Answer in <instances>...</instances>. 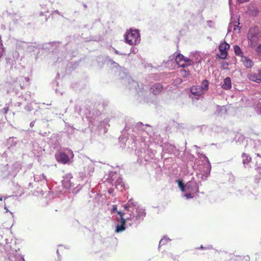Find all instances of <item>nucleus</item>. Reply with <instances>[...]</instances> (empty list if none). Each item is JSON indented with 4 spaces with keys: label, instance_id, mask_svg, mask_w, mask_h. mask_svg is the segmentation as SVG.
I'll list each match as a JSON object with an SVG mask.
<instances>
[{
    "label": "nucleus",
    "instance_id": "1",
    "mask_svg": "<svg viewBox=\"0 0 261 261\" xmlns=\"http://www.w3.org/2000/svg\"><path fill=\"white\" fill-rule=\"evenodd\" d=\"M152 128L149 125H146L145 126L141 122L134 124L133 125L126 124L123 131L129 133H136V135L139 136L141 140L144 141L147 138V136H149L148 141L150 143L155 144H160L163 140L160 135L155 133H151Z\"/></svg>",
    "mask_w": 261,
    "mask_h": 261
},
{
    "label": "nucleus",
    "instance_id": "2",
    "mask_svg": "<svg viewBox=\"0 0 261 261\" xmlns=\"http://www.w3.org/2000/svg\"><path fill=\"white\" fill-rule=\"evenodd\" d=\"M85 114L89 121V127L92 132L98 131L99 134L107 133V126H109V119L105 115L101 114L99 111H95V113L93 109L91 112L88 108H86Z\"/></svg>",
    "mask_w": 261,
    "mask_h": 261
},
{
    "label": "nucleus",
    "instance_id": "3",
    "mask_svg": "<svg viewBox=\"0 0 261 261\" xmlns=\"http://www.w3.org/2000/svg\"><path fill=\"white\" fill-rule=\"evenodd\" d=\"M127 134L133 140L136 147V153L140 159L149 161L154 158V151L149 149V145L145 141V139H144V141L141 140L140 138H138L139 136L136 135V133H127Z\"/></svg>",
    "mask_w": 261,
    "mask_h": 261
},
{
    "label": "nucleus",
    "instance_id": "4",
    "mask_svg": "<svg viewBox=\"0 0 261 261\" xmlns=\"http://www.w3.org/2000/svg\"><path fill=\"white\" fill-rule=\"evenodd\" d=\"M103 183H108L110 185L114 186L115 184V188L118 190L122 191L124 188V184L120 175L116 172H110L109 174L104 176L102 179Z\"/></svg>",
    "mask_w": 261,
    "mask_h": 261
},
{
    "label": "nucleus",
    "instance_id": "5",
    "mask_svg": "<svg viewBox=\"0 0 261 261\" xmlns=\"http://www.w3.org/2000/svg\"><path fill=\"white\" fill-rule=\"evenodd\" d=\"M83 162L84 164L83 180L84 177L87 179L85 184L86 185V182H89V180L91 176V174L93 173L94 171V163L86 156L83 158Z\"/></svg>",
    "mask_w": 261,
    "mask_h": 261
},
{
    "label": "nucleus",
    "instance_id": "6",
    "mask_svg": "<svg viewBox=\"0 0 261 261\" xmlns=\"http://www.w3.org/2000/svg\"><path fill=\"white\" fill-rule=\"evenodd\" d=\"M125 40L129 45L137 44L140 42V34L138 30H130L125 35Z\"/></svg>",
    "mask_w": 261,
    "mask_h": 261
},
{
    "label": "nucleus",
    "instance_id": "7",
    "mask_svg": "<svg viewBox=\"0 0 261 261\" xmlns=\"http://www.w3.org/2000/svg\"><path fill=\"white\" fill-rule=\"evenodd\" d=\"M199 191L197 184L195 180H191L187 183V191L188 193L184 196H191L192 194L197 193Z\"/></svg>",
    "mask_w": 261,
    "mask_h": 261
},
{
    "label": "nucleus",
    "instance_id": "8",
    "mask_svg": "<svg viewBox=\"0 0 261 261\" xmlns=\"http://www.w3.org/2000/svg\"><path fill=\"white\" fill-rule=\"evenodd\" d=\"M230 45L226 42L222 43L219 46L220 54L217 56L221 59H225L227 55V50L229 48Z\"/></svg>",
    "mask_w": 261,
    "mask_h": 261
},
{
    "label": "nucleus",
    "instance_id": "9",
    "mask_svg": "<svg viewBox=\"0 0 261 261\" xmlns=\"http://www.w3.org/2000/svg\"><path fill=\"white\" fill-rule=\"evenodd\" d=\"M150 90L154 95H158L163 90V87L161 83H155L151 86Z\"/></svg>",
    "mask_w": 261,
    "mask_h": 261
},
{
    "label": "nucleus",
    "instance_id": "10",
    "mask_svg": "<svg viewBox=\"0 0 261 261\" xmlns=\"http://www.w3.org/2000/svg\"><path fill=\"white\" fill-rule=\"evenodd\" d=\"M247 37L251 42H256L257 41L258 34L254 29H251L249 30Z\"/></svg>",
    "mask_w": 261,
    "mask_h": 261
},
{
    "label": "nucleus",
    "instance_id": "11",
    "mask_svg": "<svg viewBox=\"0 0 261 261\" xmlns=\"http://www.w3.org/2000/svg\"><path fill=\"white\" fill-rule=\"evenodd\" d=\"M249 144L250 145H253V147L251 149V150L254 152H256V151L258 150H261V141L259 140H252L250 139L249 140V143H247V145H249Z\"/></svg>",
    "mask_w": 261,
    "mask_h": 261
},
{
    "label": "nucleus",
    "instance_id": "12",
    "mask_svg": "<svg viewBox=\"0 0 261 261\" xmlns=\"http://www.w3.org/2000/svg\"><path fill=\"white\" fill-rule=\"evenodd\" d=\"M124 81L128 83V88L130 89H134L136 91H138V84L135 81L130 79V77L126 76Z\"/></svg>",
    "mask_w": 261,
    "mask_h": 261
},
{
    "label": "nucleus",
    "instance_id": "13",
    "mask_svg": "<svg viewBox=\"0 0 261 261\" xmlns=\"http://www.w3.org/2000/svg\"><path fill=\"white\" fill-rule=\"evenodd\" d=\"M190 91L192 95L197 97H199L204 94L201 88L200 87V85L193 86L191 88Z\"/></svg>",
    "mask_w": 261,
    "mask_h": 261
},
{
    "label": "nucleus",
    "instance_id": "14",
    "mask_svg": "<svg viewBox=\"0 0 261 261\" xmlns=\"http://www.w3.org/2000/svg\"><path fill=\"white\" fill-rule=\"evenodd\" d=\"M72 178V175L70 173L67 174L63 177V179L62 180V184L63 186L68 189L71 187V184L70 182V179Z\"/></svg>",
    "mask_w": 261,
    "mask_h": 261
},
{
    "label": "nucleus",
    "instance_id": "15",
    "mask_svg": "<svg viewBox=\"0 0 261 261\" xmlns=\"http://www.w3.org/2000/svg\"><path fill=\"white\" fill-rule=\"evenodd\" d=\"M56 156L57 160L64 164L67 163L69 160V157L64 152L60 153Z\"/></svg>",
    "mask_w": 261,
    "mask_h": 261
},
{
    "label": "nucleus",
    "instance_id": "16",
    "mask_svg": "<svg viewBox=\"0 0 261 261\" xmlns=\"http://www.w3.org/2000/svg\"><path fill=\"white\" fill-rule=\"evenodd\" d=\"M205 158H206L207 161V164L206 165V170L204 171L203 174H201V178L202 180H206L207 178L210 174L211 170V164L208 160V159L205 156Z\"/></svg>",
    "mask_w": 261,
    "mask_h": 261
},
{
    "label": "nucleus",
    "instance_id": "17",
    "mask_svg": "<svg viewBox=\"0 0 261 261\" xmlns=\"http://www.w3.org/2000/svg\"><path fill=\"white\" fill-rule=\"evenodd\" d=\"M243 65L247 68H252L253 66V62L246 57H242L241 59Z\"/></svg>",
    "mask_w": 261,
    "mask_h": 261
},
{
    "label": "nucleus",
    "instance_id": "18",
    "mask_svg": "<svg viewBox=\"0 0 261 261\" xmlns=\"http://www.w3.org/2000/svg\"><path fill=\"white\" fill-rule=\"evenodd\" d=\"M221 87L225 90H229L231 88V79L229 77L224 79Z\"/></svg>",
    "mask_w": 261,
    "mask_h": 261
},
{
    "label": "nucleus",
    "instance_id": "19",
    "mask_svg": "<svg viewBox=\"0 0 261 261\" xmlns=\"http://www.w3.org/2000/svg\"><path fill=\"white\" fill-rule=\"evenodd\" d=\"M248 78L251 81L257 83H261V78L260 77L259 74L253 73L249 74L248 75Z\"/></svg>",
    "mask_w": 261,
    "mask_h": 261
},
{
    "label": "nucleus",
    "instance_id": "20",
    "mask_svg": "<svg viewBox=\"0 0 261 261\" xmlns=\"http://www.w3.org/2000/svg\"><path fill=\"white\" fill-rule=\"evenodd\" d=\"M126 223V220L124 218H122V220H121V222L120 224H118L116 226V232H121L125 230V225Z\"/></svg>",
    "mask_w": 261,
    "mask_h": 261
},
{
    "label": "nucleus",
    "instance_id": "21",
    "mask_svg": "<svg viewBox=\"0 0 261 261\" xmlns=\"http://www.w3.org/2000/svg\"><path fill=\"white\" fill-rule=\"evenodd\" d=\"M161 146L163 147V151L168 153H171L174 150L175 147L170 144H164V146L162 145Z\"/></svg>",
    "mask_w": 261,
    "mask_h": 261
},
{
    "label": "nucleus",
    "instance_id": "22",
    "mask_svg": "<svg viewBox=\"0 0 261 261\" xmlns=\"http://www.w3.org/2000/svg\"><path fill=\"white\" fill-rule=\"evenodd\" d=\"M243 159V163L245 167L248 166L249 163L251 161V158L246 153H243L242 155Z\"/></svg>",
    "mask_w": 261,
    "mask_h": 261
},
{
    "label": "nucleus",
    "instance_id": "23",
    "mask_svg": "<svg viewBox=\"0 0 261 261\" xmlns=\"http://www.w3.org/2000/svg\"><path fill=\"white\" fill-rule=\"evenodd\" d=\"M208 81L207 80H204L202 82L200 86V87L201 88L202 91L204 93L208 89Z\"/></svg>",
    "mask_w": 261,
    "mask_h": 261
},
{
    "label": "nucleus",
    "instance_id": "24",
    "mask_svg": "<svg viewBox=\"0 0 261 261\" xmlns=\"http://www.w3.org/2000/svg\"><path fill=\"white\" fill-rule=\"evenodd\" d=\"M176 182L178 184V186L179 188L182 192H186L187 191V184L185 185L182 180H177Z\"/></svg>",
    "mask_w": 261,
    "mask_h": 261
},
{
    "label": "nucleus",
    "instance_id": "25",
    "mask_svg": "<svg viewBox=\"0 0 261 261\" xmlns=\"http://www.w3.org/2000/svg\"><path fill=\"white\" fill-rule=\"evenodd\" d=\"M185 59H186V57L185 56H184L180 54H179L176 57L175 61L179 65H180L181 67H185V64H183L180 65L179 63V62L183 61L184 60H185Z\"/></svg>",
    "mask_w": 261,
    "mask_h": 261
},
{
    "label": "nucleus",
    "instance_id": "26",
    "mask_svg": "<svg viewBox=\"0 0 261 261\" xmlns=\"http://www.w3.org/2000/svg\"><path fill=\"white\" fill-rule=\"evenodd\" d=\"M233 49H234V54L236 56H240L241 57H243V53L242 52L241 48L240 47V46L239 45H235L233 46Z\"/></svg>",
    "mask_w": 261,
    "mask_h": 261
},
{
    "label": "nucleus",
    "instance_id": "27",
    "mask_svg": "<svg viewBox=\"0 0 261 261\" xmlns=\"http://www.w3.org/2000/svg\"><path fill=\"white\" fill-rule=\"evenodd\" d=\"M101 37L100 35H96L95 36H90L89 39L85 38V40L86 41H99L101 40Z\"/></svg>",
    "mask_w": 261,
    "mask_h": 261
},
{
    "label": "nucleus",
    "instance_id": "28",
    "mask_svg": "<svg viewBox=\"0 0 261 261\" xmlns=\"http://www.w3.org/2000/svg\"><path fill=\"white\" fill-rule=\"evenodd\" d=\"M34 180L35 181L39 182V181L42 180V179H44L45 180H46V177L44 176V174H41V175H36L34 176Z\"/></svg>",
    "mask_w": 261,
    "mask_h": 261
},
{
    "label": "nucleus",
    "instance_id": "29",
    "mask_svg": "<svg viewBox=\"0 0 261 261\" xmlns=\"http://www.w3.org/2000/svg\"><path fill=\"white\" fill-rule=\"evenodd\" d=\"M190 74V71L189 70H186L184 69L182 70H181V75L182 76L184 77H187L189 76Z\"/></svg>",
    "mask_w": 261,
    "mask_h": 261
},
{
    "label": "nucleus",
    "instance_id": "30",
    "mask_svg": "<svg viewBox=\"0 0 261 261\" xmlns=\"http://www.w3.org/2000/svg\"><path fill=\"white\" fill-rule=\"evenodd\" d=\"M108 62H109V64L111 66H113V67L116 68V67H118L119 66V64L117 63L114 61L112 59H109L108 60Z\"/></svg>",
    "mask_w": 261,
    "mask_h": 261
},
{
    "label": "nucleus",
    "instance_id": "31",
    "mask_svg": "<svg viewBox=\"0 0 261 261\" xmlns=\"http://www.w3.org/2000/svg\"><path fill=\"white\" fill-rule=\"evenodd\" d=\"M111 49L112 50L114 51V53L117 55H129L130 53H120L119 51H118L117 50H116L115 48L111 47Z\"/></svg>",
    "mask_w": 261,
    "mask_h": 261
},
{
    "label": "nucleus",
    "instance_id": "32",
    "mask_svg": "<svg viewBox=\"0 0 261 261\" xmlns=\"http://www.w3.org/2000/svg\"><path fill=\"white\" fill-rule=\"evenodd\" d=\"M9 109V105L8 103H7L5 105V107L4 108L2 111H3L4 113L6 114L8 113Z\"/></svg>",
    "mask_w": 261,
    "mask_h": 261
},
{
    "label": "nucleus",
    "instance_id": "33",
    "mask_svg": "<svg viewBox=\"0 0 261 261\" xmlns=\"http://www.w3.org/2000/svg\"><path fill=\"white\" fill-rule=\"evenodd\" d=\"M43 151H44V150L42 149V148H40L39 151H37V152H36L37 150H35V148L33 149L34 153L36 154L37 156L40 155Z\"/></svg>",
    "mask_w": 261,
    "mask_h": 261
},
{
    "label": "nucleus",
    "instance_id": "34",
    "mask_svg": "<svg viewBox=\"0 0 261 261\" xmlns=\"http://www.w3.org/2000/svg\"><path fill=\"white\" fill-rule=\"evenodd\" d=\"M239 140L241 141L244 144H247V141L245 139L244 137L243 136H239L237 141Z\"/></svg>",
    "mask_w": 261,
    "mask_h": 261
},
{
    "label": "nucleus",
    "instance_id": "35",
    "mask_svg": "<svg viewBox=\"0 0 261 261\" xmlns=\"http://www.w3.org/2000/svg\"><path fill=\"white\" fill-rule=\"evenodd\" d=\"M184 61L186 62V65H190L191 64V63L192 62V61L190 59L186 57V59L184 60Z\"/></svg>",
    "mask_w": 261,
    "mask_h": 261
},
{
    "label": "nucleus",
    "instance_id": "36",
    "mask_svg": "<svg viewBox=\"0 0 261 261\" xmlns=\"http://www.w3.org/2000/svg\"><path fill=\"white\" fill-rule=\"evenodd\" d=\"M138 51V49L135 47H131L130 48V53H133V54H136Z\"/></svg>",
    "mask_w": 261,
    "mask_h": 261
},
{
    "label": "nucleus",
    "instance_id": "37",
    "mask_svg": "<svg viewBox=\"0 0 261 261\" xmlns=\"http://www.w3.org/2000/svg\"><path fill=\"white\" fill-rule=\"evenodd\" d=\"M55 14H58V15H61V16H62V17H63V15H62L61 14L60 12H59V11H58V10H55V11H53V12H51V15L52 16H54V15H55Z\"/></svg>",
    "mask_w": 261,
    "mask_h": 261
},
{
    "label": "nucleus",
    "instance_id": "38",
    "mask_svg": "<svg viewBox=\"0 0 261 261\" xmlns=\"http://www.w3.org/2000/svg\"><path fill=\"white\" fill-rule=\"evenodd\" d=\"M256 50L257 53L261 54V45H259L257 46Z\"/></svg>",
    "mask_w": 261,
    "mask_h": 261
},
{
    "label": "nucleus",
    "instance_id": "39",
    "mask_svg": "<svg viewBox=\"0 0 261 261\" xmlns=\"http://www.w3.org/2000/svg\"><path fill=\"white\" fill-rule=\"evenodd\" d=\"M114 189L113 188H109V190H108V194H112L114 192Z\"/></svg>",
    "mask_w": 261,
    "mask_h": 261
},
{
    "label": "nucleus",
    "instance_id": "40",
    "mask_svg": "<svg viewBox=\"0 0 261 261\" xmlns=\"http://www.w3.org/2000/svg\"><path fill=\"white\" fill-rule=\"evenodd\" d=\"M118 214H119L121 217V220H122V218H123V216L124 215V213L121 212V211H119L117 212Z\"/></svg>",
    "mask_w": 261,
    "mask_h": 261
},
{
    "label": "nucleus",
    "instance_id": "41",
    "mask_svg": "<svg viewBox=\"0 0 261 261\" xmlns=\"http://www.w3.org/2000/svg\"><path fill=\"white\" fill-rule=\"evenodd\" d=\"M25 109L28 111H30L32 110V108L30 105H27L25 107Z\"/></svg>",
    "mask_w": 261,
    "mask_h": 261
},
{
    "label": "nucleus",
    "instance_id": "42",
    "mask_svg": "<svg viewBox=\"0 0 261 261\" xmlns=\"http://www.w3.org/2000/svg\"><path fill=\"white\" fill-rule=\"evenodd\" d=\"M117 210V206L115 205H113V208L112 209L111 213H113Z\"/></svg>",
    "mask_w": 261,
    "mask_h": 261
},
{
    "label": "nucleus",
    "instance_id": "43",
    "mask_svg": "<svg viewBox=\"0 0 261 261\" xmlns=\"http://www.w3.org/2000/svg\"><path fill=\"white\" fill-rule=\"evenodd\" d=\"M84 27L85 28H88V29H92V27H93V25L92 24H90V25H85Z\"/></svg>",
    "mask_w": 261,
    "mask_h": 261
},
{
    "label": "nucleus",
    "instance_id": "44",
    "mask_svg": "<svg viewBox=\"0 0 261 261\" xmlns=\"http://www.w3.org/2000/svg\"><path fill=\"white\" fill-rule=\"evenodd\" d=\"M213 23V21H211V20H208L207 21V25L210 27H212V23Z\"/></svg>",
    "mask_w": 261,
    "mask_h": 261
},
{
    "label": "nucleus",
    "instance_id": "45",
    "mask_svg": "<svg viewBox=\"0 0 261 261\" xmlns=\"http://www.w3.org/2000/svg\"><path fill=\"white\" fill-rule=\"evenodd\" d=\"M239 3H243L245 2H248L249 0H237Z\"/></svg>",
    "mask_w": 261,
    "mask_h": 261
},
{
    "label": "nucleus",
    "instance_id": "46",
    "mask_svg": "<svg viewBox=\"0 0 261 261\" xmlns=\"http://www.w3.org/2000/svg\"><path fill=\"white\" fill-rule=\"evenodd\" d=\"M75 111L78 113L79 114L81 112V110H80V108H78L77 107L75 108Z\"/></svg>",
    "mask_w": 261,
    "mask_h": 261
},
{
    "label": "nucleus",
    "instance_id": "47",
    "mask_svg": "<svg viewBox=\"0 0 261 261\" xmlns=\"http://www.w3.org/2000/svg\"><path fill=\"white\" fill-rule=\"evenodd\" d=\"M145 213L144 211V210H142L141 212L140 216L143 217V216H145Z\"/></svg>",
    "mask_w": 261,
    "mask_h": 261
},
{
    "label": "nucleus",
    "instance_id": "48",
    "mask_svg": "<svg viewBox=\"0 0 261 261\" xmlns=\"http://www.w3.org/2000/svg\"><path fill=\"white\" fill-rule=\"evenodd\" d=\"M256 170L259 174H261V167H257Z\"/></svg>",
    "mask_w": 261,
    "mask_h": 261
},
{
    "label": "nucleus",
    "instance_id": "49",
    "mask_svg": "<svg viewBox=\"0 0 261 261\" xmlns=\"http://www.w3.org/2000/svg\"><path fill=\"white\" fill-rule=\"evenodd\" d=\"M34 124H35V121H32L30 123V127H33L34 126Z\"/></svg>",
    "mask_w": 261,
    "mask_h": 261
},
{
    "label": "nucleus",
    "instance_id": "50",
    "mask_svg": "<svg viewBox=\"0 0 261 261\" xmlns=\"http://www.w3.org/2000/svg\"><path fill=\"white\" fill-rule=\"evenodd\" d=\"M239 24H240V23H239V22H238V24H237H237H235V25H234V28H233L234 31H236V30H237V27H238V25H239Z\"/></svg>",
    "mask_w": 261,
    "mask_h": 261
},
{
    "label": "nucleus",
    "instance_id": "51",
    "mask_svg": "<svg viewBox=\"0 0 261 261\" xmlns=\"http://www.w3.org/2000/svg\"><path fill=\"white\" fill-rule=\"evenodd\" d=\"M169 257L174 260H175V259L173 254H170Z\"/></svg>",
    "mask_w": 261,
    "mask_h": 261
},
{
    "label": "nucleus",
    "instance_id": "52",
    "mask_svg": "<svg viewBox=\"0 0 261 261\" xmlns=\"http://www.w3.org/2000/svg\"><path fill=\"white\" fill-rule=\"evenodd\" d=\"M39 194L42 195H43L45 194V193L44 191H43L42 190H41L40 192H39Z\"/></svg>",
    "mask_w": 261,
    "mask_h": 261
},
{
    "label": "nucleus",
    "instance_id": "53",
    "mask_svg": "<svg viewBox=\"0 0 261 261\" xmlns=\"http://www.w3.org/2000/svg\"><path fill=\"white\" fill-rule=\"evenodd\" d=\"M24 81H25L26 82H27V83H28V82H29V79L28 77H25V78L24 79Z\"/></svg>",
    "mask_w": 261,
    "mask_h": 261
},
{
    "label": "nucleus",
    "instance_id": "54",
    "mask_svg": "<svg viewBox=\"0 0 261 261\" xmlns=\"http://www.w3.org/2000/svg\"><path fill=\"white\" fill-rule=\"evenodd\" d=\"M246 150L247 151H248L249 150V146H248L247 145H246Z\"/></svg>",
    "mask_w": 261,
    "mask_h": 261
},
{
    "label": "nucleus",
    "instance_id": "55",
    "mask_svg": "<svg viewBox=\"0 0 261 261\" xmlns=\"http://www.w3.org/2000/svg\"><path fill=\"white\" fill-rule=\"evenodd\" d=\"M40 16H43L44 15V13L43 12H40V14H39Z\"/></svg>",
    "mask_w": 261,
    "mask_h": 261
},
{
    "label": "nucleus",
    "instance_id": "56",
    "mask_svg": "<svg viewBox=\"0 0 261 261\" xmlns=\"http://www.w3.org/2000/svg\"><path fill=\"white\" fill-rule=\"evenodd\" d=\"M130 203H131L130 200H129V201L128 202V203H127V205H128V206H129V205H130Z\"/></svg>",
    "mask_w": 261,
    "mask_h": 261
},
{
    "label": "nucleus",
    "instance_id": "57",
    "mask_svg": "<svg viewBox=\"0 0 261 261\" xmlns=\"http://www.w3.org/2000/svg\"><path fill=\"white\" fill-rule=\"evenodd\" d=\"M28 49H29V51H31L32 50L31 46L29 47Z\"/></svg>",
    "mask_w": 261,
    "mask_h": 261
},
{
    "label": "nucleus",
    "instance_id": "58",
    "mask_svg": "<svg viewBox=\"0 0 261 261\" xmlns=\"http://www.w3.org/2000/svg\"><path fill=\"white\" fill-rule=\"evenodd\" d=\"M194 147L195 148H199V147H198V146H197V145H194Z\"/></svg>",
    "mask_w": 261,
    "mask_h": 261
},
{
    "label": "nucleus",
    "instance_id": "59",
    "mask_svg": "<svg viewBox=\"0 0 261 261\" xmlns=\"http://www.w3.org/2000/svg\"><path fill=\"white\" fill-rule=\"evenodd\" d=\"M257 156L261 157L259 153H255Z\"/></svg>",
    "mask_w": 261,
    "mask_h": 261
},
{
    "label": "nucleus",
    "instance_id": "60",
    "mask_svg": "<svg viewBox=\"0 0 261 261\" xmlns=\"http://www.w3.org/2000/svg\"><path fill=\"white\" fill-rule=\"evenodd\" d=\"M0 44H2V39H1V36H0Z\"/></svg>",
    "mask_w": 261,
    "mask_h": 261
},
{
    "label": "nucleus",
    "instance_id": "61",
    "mask_svg": "<svg viewBox=\"0 0 261 261\" xmlns=\"http://www.w3.org/2000/svg\"><path fill=\"white\" fill-rule=\"evenodd\" d=\"M258 108H259V106L258 105L256 107V109H257V110L256 111H258Z\"/></svg>",
    "mask_w": 261,
    "mask_h": 261
},
{
    "label": "nucleus",
    "instance_id": "62",
    "mask_svg": "<svg viewBox=\"0 0 261 261\" xmlns=\"http://www.w3.org/2000/svg\"><path fill=\"white\" fill-rule=\"evenodd\" d=\"M45 21H46L47 20V19H48V18L47 17H45Z\"/></svg>",
    "mask_w": 261,
    "mask_h": 261
},
{
    "label": "nucleus",
    "instance_id": "63",
    "mask_svg": "<svg viewBox=\"0 0 261 261\" xmlns=\"http://www.w3.org/2000/svg\"><path fill=\"white\" fill-rule=\"evenodd\" d=\"M3 200V197H0V200Z\"/></svg>",
    "mask_w": 261,
    "mask_h": 261
},
{
    "label": "nucleus",
    "instance_id": "64",
    "mask_svg": "<svg viewBox=\"0 0 261 261\" xmlns=\"http://www.w3.org/2000/svg\"><path fill=\"white\" fill-rule=\"evenodd\" d=\"M84 6L85 7H87V6H86V5H84Z\"/></svg>",
    "mask_w": 261,
    "mask_h": 261
}]
</instances>
